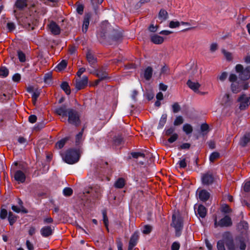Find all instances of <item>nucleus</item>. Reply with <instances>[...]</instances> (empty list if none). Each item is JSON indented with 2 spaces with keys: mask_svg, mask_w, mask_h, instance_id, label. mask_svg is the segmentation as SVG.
Masks as SVG:
<instances>
[{
  "mask_svg": "<svg viewBox=\"0 0 250 250\" xmlns=\"http://www.w3.org/2000/svg\"><path fill=\"white\" fill-rule=\"evenodd\" d=\"M79 155L77 151L69 149L62 154L63 160L66 163L72 165L76 163L79 160Z\"/></svg>",
  "mask_w": 250,
  "mask_h": 250,
  "instance_id": "nucleus-1",
  "label": "nucleus"
},
{
  "mask_svg": "<svg viewBox=\"0 0 250 250\" xmlns=\"http://www.w3.org/2000/svg\"><path fill=\"white\" fill-rule=\"evenodd\" d=\"M171 226L174 228L175 229L176 236L179 237L181 234L183 229V220L179 215L178 212H175L172 215V223Z\"/></svg>",
  "mask_w": 250,
  "mask_h": 250,
  "instance_id": "nucleus-2",
  "label": "nucleus"
},
{
  "mask_svg": "<svg viewBox=\"0 0 250 250\" xmlns=\"http://www.w3.org/2000/svg\"><path fill=\"white\" fill-rule=\"evenodd\" d=\"M68 122L69 124L78 126L80 124V116L78 112L72 108H68Z\"/></svg>",
  "mask_w": 250,
  "mask_h": 250,
  "instance_id": "nucleus-3",
  "label": "nucleus"
},
{
  "mask_svg": "<svg viewBox=\"0 0 250 250\" xmlns=\"http://www.w3.org/2000/svg\"><path fill=\"white\" fill-rule=\"evenodd\" d=\"M232 221L230 217L226 215L224 218H222L219 222H217V218H215L214 220V226L215 228L218 226L221 227H228L231 226Z\"/></svg>",
  "mask_w": 250,
  "mask_h": 250,
  "instance_id": "nucleus-4",
  "label": "nucleus"
},
{
  "mask_svg": "<svg viewBox=\"0 0 250 250\" xmlns=\"http://www.w3.org/2000/svg\"><path fill=\"white\" fill-rule=\"evenodd\" d=\"M238 101L240 103V110H245L250 105V96L243 94L238 98Z\"/></svg>",
  "mask_w": 250,
  "mask_h": 250,
  "instance_id": "nucleus-5",
  "label": "nucleus"
},
{
  "mask_svg": "<svg viewBox=\"0 0 250 250\" xmlns=\"http://www.w3.org/2000/svg\"><path fill=\"white\" fill-rule=\"evenodd\" d=\"M202 182L204 185L209 186L212 184L214 181V176L211 171H208L202 176Z\"/></svg>",
  "mask_w": 250,
  "mask_h": 250,
  "instance_id": "nucleus-6",
  "label": "nucleus"
},
{
  "mask_svg": "<svg viewBox=\"0 0 250 250\" xmlns=\"http://www.w3.org/2000/svg\"><path fill=\"white\" fill-rule=\"evenodd\" d=\"M55 113L62 117V121H66V118L68 113V108L64 105L60 106L55 109Z\"/></svg>",
  "mask_w": 250,
  "mask_h": 250,
  "instance_id": "nucleus-7",
  "label": "nucleus"
},
{
  "mask_svg": "<svg viewBox=\"0 0 250 250\" xmlns=\"http://www.w3.org/2000/svg\"><path fill=\"white\" fill-rule=\"evenodd\" d=\"M54 231V228L50 226H44L41 228L40 232L43 237H48L52 235Z\"/></svg>",
  "mask_w": 250,
  "mask_h": 250,
  "instance_id": "nucleus-8",
  "label": "nucleus"
},
{
  "mask_svg": "<svg viewBox=\"0 0 250 250\" xmlns=\"http://www.w3.org/2000/svg\"><path fill=\"white\" fill-rule=\"evenodd\" d=\"M88 83V78L86 76H83L81 80H76L75 87L77 90L84 88Z\"/></svg>",
  "mask_w": 250,
  "mask_h": 250,
  "instance_id": "nucleus-9",
  "label": "nucleus"
},
{
  "mask_svg": "<svg viewBox=\"0 0 250 250\" xmlns=\"http://www.w3.org/2000/svg\"><path fill=\"white\" fill-rule=\"evenodd\" d=\"M14 178L18 183H23L25 181L26 176L23 171L21 170H18L15 172Z\"/></svg>",
  "mask_w": 250,
  "mask_h": 250,
  "instance_id": "nucleus-10",
  "label": "nucleus"
},
{
  "mask_svg": "<svg viewBox=\"0 0 250 250\" xmlns=\"http://www.w3.org/2000/svg\"><path fill=\"white\" fill-rule=\"evenodd\" d=\"M48 26L50 31L53 35H57L60 34L61 28L55 22L52 21Z\"/></svg>",
  "mask_w": 250,
  "mask_h": 250,
  "instance_id": "nucleus-11",
  "label": "nucleus"
},
{
  "mask_svg": "<svg viewBox=\"0 0 250 250\" xmlns=\"http://www.w3.org/2000/svg\"><path fill=\"white\" fill-rule=\"evenodd\" d=\"M239 78L243 81L247 80L250 78V66L246 67L239 75Z\"/></svg>",
  "mask_w": 250,
  "mask_h": 250,
  "instance_id": "nucleus-12",
  "label": "nucleus"
},
{
  "mask_svg": "<svg viewBox=\"0 0 250 250\" xmlns=\"http://www.w3.org/2000/svg\"><path fill=\"white\" fill-rule=\"evenodd\" d=\"M198 194L199 199L203 202L207 201L210 197V193L205 189L199 191Z\"/></svg>",
  "mask_w": 250,
  "mask_h": 250,
  "instance_id": "nucleus-13",
  "label": "nucleus"
},
{
  "mask_svg": "<svg viewBox=\"0 0 250 250\" xmlns=\"http://www.w3.org/2000/svg\"><path fill=\"white\" fill-rule=\"evenodd\" d=\"M187 84L189 88H190L195 92H197L199 87H200V84L198 82H192L190 79L188 81Z\"/></svg>",
  "mask_w": 250,
  "mask_h": 250,
  "instance_id": "nucleus-14",
  "label": "nucleus"
},
{
  "mask_svg": "<svg viewBox=\"0 0 250 250\" xmlns=\"http://www.w3.org/2000/svg\"><path fill=\"white\" fill-rule=\"evenodd\" d=\"M86 59L89 64L92 66L97 62V59L95 57L92 52L88 50L86 55Z\"/></svg>",
  "mask_w": 250,
  "mask_h": 250,
  "instance_id": "nucleus-15",
  "label": "nucleus"
},
{
  "mask_svg": "<svg viewBox=\"0 0 250 250\" xmlns=\"http://www.w3.org/2000/svg\"><path fill=\"white\" fill-rule=\"evenodd\" d=\"M90 17L91 16L89 14H87L84 16L82 28V30L83 33H86L87 31V29L89 24V20Z\"/></svg>",
  "mask_w": 250,
  "mask_h": 250,
  "instance_id": "nucleus-16",
  "label": "nucleus"
},
{
  "mask_svg": "<svg viewBox=\"0 0 250 250\" xmlns=\"http://www.w3.org/2000/svg\"><path fill=\"white\" fill-rule=\"evenodd\" d=\"M223 238L226 237L228 240V243L226 244L229 250H235L234 246L233 243L232 239L229 238V232H226L223 234Z\"/></svg>",
  "mask_w": 250,
  "mask_h": 250,
  "instance_id": "nucleus-17",
  "label": "nucleus"
},
{
  "mask_svg": "<svg viewBox=\"0 0 250 250\" xmlns=\"http://www.w3.org/2000/svg\"><path fill=\"white\" fill-rule=\"evenodd\" d=\"M108 73L104 68H102L97 71L96 76L100 78V80H105L108 78Z\"/></svg>",
  "mask_w": 250,
  "mask_h": 250,
  "instance_id": "nucleus-18",
  "label": "nucleus"
},
{
  "mask_svg": "<svg viewBox=\"0 0 250 250\" xmlns=\"http://www.w3.org/2000/svg\"><path fill=\"white\" fill-rule=\"evenodd\" d=\"M195 212L197 213L199 217L205 218L207 214V209L203 205H200Z\"/></svg>",
  "mask_w": 250,
  "mask_h": 250,
  "instance_id": "nucleus-19",
  "label": "nucleus"
},
{
  "mask_svg": "<svg viewBox=\"0 0 250 250\" xmlns=\"http://www.w3.org/2000/svg\"><path fill=\"white\" fill-rule=\"evenodd\" d=\"M139 232L138 231H135L131 236L129 245H131V247H135L137 243L138 240L139 239Z\"/></svg>",
  "mask_w": 250,
  "mask_h": 250,
  "instance_id": "nucleus-20",
  "label": "nucleus"
},
{
  "mask_svg": "<svg viewBox=\"0 0 250 250\" xmlns=\"http://www.w3.org/2000/svg\"><path fill=\"white\" fill-rule=\"evenodd\" d=\"M151 41L155 44H161L164 42V38L158 35L155 34L151 36Z\"/></svg>",
  "mask_w": 250,
  "mask_h": 250,
  "instance_id": "nucleus-21",
  "label": "nucleus"
},
{
  "mask_svg": "<svg viewBox=\"0 0 250 250\" xmlns=\"http://www.w3.org/2000/svg\"><path fill=\"white\" fill-rule=\"evenodd\" d=\"M168 13L164 9H161L158 15V19L160 21V22L166 21L168 18Z\"/></svg>",
  "mask_w": 250,
  "mask_h": 250,
  "instance_id": "nucleus-22",
  "label": "nucleus"
},
{
  "mask_svg": "<svg viewBox=\"0 0 250 250\" xmlns=\"http://www.w3.org/2000/svg\"><path fill=\"white\" fill-rule=\"evenodd\" d=\"M27 5V0H17L15 6L19 9H22Z\"/></svg>",
  "mask_w": 250,
  "mask_h": 250,
  "instance_id": "nucleus-23",
  "label": "nucleus"
},
{
  "mask_svg": "<svg viewBox=\"0 0 250 250\" xmlns=\"http://www.w3.org/2000/svg\"><path fill=\"white\" fill-rule=\"evenodd\" d=\"M222 104L225 106L230 105L232 103V100L229 94H226L222 99Z\"/></svg>",
  "mask_w": 250,
  "mask_h": 250,
  "instance_id": "nucleus-24",
  "label": "nucleus"
},
{
  "mask_svg": "<svg viewBox=\"0 0 250 250\" xmlns=\"http://www.w3.org/2000/svg\"><path fill=\"white\" fill-rule=\"evenodd\" d=\"M167 120V114L166 113L163 114L160 120L159 121V125H158V129L162 128L166 123Z\"/></svg>",
  "mask_w": 250,
  "mask_h": 250,
  "instance_id": "nucleus-25",
  "label": "nucleus"
},
{
  "mask_svg": "<svg viewBox=\"0 0 250 250\" xmlns=\"http://www.w3.org/2000/svg\"><path fill=\"white\" fill-rule=\"evenodd\" d=\"M153 72L152 68L148 66L145 70L144 77L146 80H149L152 77Z\"/></svg>",
  "mask_w": 250,
  "mask_h": 250,
  "instance_id": "nucleus-26",
  "label": "nucleus"
},
{
  "mask_svg": "<svg viewBox=\"0 0 250 250\" xmlns=\"http://www.w3.org/2000/svg\"><path fill=\"white\" fill-rule=\"evenodd\" d=\"M250 142V133L246 134L242 138L240 141V144L242 146H245Z\"/></svg>",
  "mask_w": 250,
  "mask_h": 250,
  "instance_id": "nucleus-27",
  "label": "nucleus"
},
{
  "mask_svg": "<svg viewBox=\"0 0 250 250\" xmlns=\"http://www.w3.org/2000/svg\"><path fill=\"white\" fill-rule=\"evenodd\" d=\"M125 185V181L122 178H119L115 183L114 186L118 188H122Z\"/></svg>",
  "mask_w": 250,
  "mask_h": 250,
  "instance_id": "nucleus-28",
  "label": "nucleus"
},
{
  "mask_svg": "<svg viewBox=\"0 0 250 250\" xmlns=\"http://www.w3.org/2000/svg\"><path fill=\"white\" fill-rule=\"evenodd\" d=\"M69 139V137H65L61 139L56 144V147L59 149L62 148Z\"/></svg>",
  "mask_w": 250,
  "mask_h": 250,
  "instance_id": "nucleus-29",
  "label": "nucleus"
},
{
  "mask_svg": "<svg viewBox=\"0 0 250 250\" xmlns=\"http://www.w3.org/2000/svg\"><path fill=\"white\" fill-rule=\"evenodd\" d=\"M183 130L188 135L192 133L193 131L192 126L188 124H185L183 126Z\"/></svg>",
  "mask_w": 250,
  "mask_h": 250,
  "instance_id": "nucleus-30",
  "label": "nucleus"
},
{
  "mask_svg": "<svg viewBox=\"0 0 250 250\" xmlns=\"http://www.w3.org/2000/svg\"><path fill=\"white\" fill-rule=\"evenodd\" d=\"M62 89L64 90L67 95L70 94L71 91L68 83L66 82H63L61 85Z\"/></svg>",
  "mask_w": 250,
  "mask_h": 250,
  "instance_id": "nucleus-31",
  "label": "nucleus"
},
{
  "mask_svg": "<svg viewBox=\"0 0 250 250\" xmlns=\"http://www.w3.org/2000/svg\"><path fill=\"white\" fill-rule=\"evenodd\" d=\"M12 209L17 212V213H19L20 212H22L23 213H27V210L26 208H25L23 206H21V208H20V207H18L16 206H15V205H13L12 206Z\"/></svg>",
  "mask_w": 250,
  "mask_h": 250,
  "instance_id": "nucleus-32",
  "label": "nucleus"
},
{
  "mask_svg": "<svg viewBox=\"0 0 250 250\" xmlns=\"http://www.w3.org/2000/svg\"><path fill=\"white\" fill-rule=\"evenodd\" d=\"M84 128H83L81 131H80L76 136L75 143L76 145H79L83 140V134Z\"/></svg>",
  "mask_w": 250,
  "mask_h": 250,
  "instance_id": "nucleus-33",
  "label": "nucleus"
},
{
  "mask_svg": "<svg viewBox=\"0 0 250 250\" xmlns=\"http://www.w3.org/2000/svg\"><path fill=\"white\" fill-rule=\"evenodd\" d=\"M175 128L173 126H170L167 128H166L164 130V133L166 136H169L172 134L175 133Z\"/></svg>",
  "mask_w": 250,
  "mask_h": 250,
  "instance_id": "nucleus-34",
  "label": "nucleus"
},
{
  "mask_svg": "<svg viewBox=\"0 0 250 250\" xmlns=\"http://www.w3.org/2000/svg\"><path fill=\"white\" fill-rule=\"evenodd\" d=\"M231 89L232 91L235 93L239 92L241 90L239 84L237 82H235V83H232L231 85Z\"/></svg>",
  "mask_w": 250,
  "mask_h": 250,
  "instance_id": "nucleus-35",
  "label": "nucleus"
},
{
  "mask_svg": "<svg viewBox=\"0 0 250 250\" xmlns=\"http://www.w3.org/2000/svg\"><path fill=\"white\" fill-rule=\"evenodd\" d=\"M16 220V216L12 212L10 211L8 213V221L10 225H13Z\"/></svg>",
  "mask_w": 250,
  "mask_h": 250,
  "instance_id": "nucleus-36",
  "label": "nucleus"
},
{
  "mask_svg": "<svg viewBox=\"0 0 250 250\" xmlns=\"http://www.w3.org/2000/svg\"><path fill=\"white\" fill-rule=\"evenodd\" d=\"M225 238L226 237H225L224 238H223V240H220L218 241L217 244V248L218 250H226L224 246V241L225 240Z\"/></svg>",
  "mask_w": 250,
  "mask_h": 250,
  "instance_id": "nucleus-37",
  "label": "nucleus"
},
{
  "mask_svg": "<svg viewBox=\"0 0 250 250\" xmlns=\"http://www.w3.org/2000/svg\"><path fill=\"white\" fill-rule=\"evenodd\" d=\"M67 66V62L65 60L62 61L57 65V68L58 70L61 71L64 69Z\"/></svg>",
  "mask_w": 250,
  "mask_h": 250,
  "instance_id": "nucleus-38",
  "label": "nucleus"
},
{
  "mask_svg": "<svg viewBox=\"0 0 250 250\" xmlns=\"http://www.w3.org/2000/svg\"><path fill=\"white\" fill-rule=\"evenodd\" d=\"M183 122L184 119L183 117L181 116H178L175 119L173 124L175 126H177L182 124Z\"/></svg>",
  "mask_w": 250,
  "mask_h": 250,
  "instance_id": "nucleus-39",
  "label": "nucleus"
},
{
  "mask_svg": "<svg viewBox=\"0 0 250 250\" xmlns=\"http://www.w3.org/2000/svg\"><path fill=\"white\" fill-rule=\"evenodd\" d=\"M220 154L217 152L212 153L209 156V161L211 162H213L215 160L219 158Z\"/></svg>",
  "mask_w": 250,
  "mask_h": 250,
  "instance_id": "nucleus-40",
  "label": "nucleus"
},
{
  "mask_svg": "<svg viewBox=\"0 0 250 250\" xmlns=\"http://www.w3.org/2000/svg\"><path fill=\"white\" fill-rule=\"evenodd\" d=\"M179 167L181 168H185L187 167V161L185 158L181 159L177 163Z\"/></svg>",
  "mask_w": 250,
  "mask_h": 250,
  "instance_id": "nucleus-41",
  "label": "nucleus"
},
{
  "mask_svg": "<svg viewBox=\"0 0 250 250\" xmlns=\"http://www.w3.org/2000/svg\"><path fill=\"white\" fill-rule=\"evenodd\" d=\"M9 73L8 70L5 67L0 68V76L5 77Z\"/></svg>",
  "mask_w": 250,
  "mask_h": 250,
  "instance_id": "nucleus-42",
  "label": "nucleus"
},
{
  "mask_svg": "<svg viewBox=\"0 0 250 250\" xmlns=\"http://www.w3.org/2000/svg\"><path fill=\"white\" fill-rule=\"evenodd\" d=\"M170 137L168 139L167 141L169 143H172L176 141L178 138V135L177 133L172 134V135L170 136Z\"/></svg>",
  "mask_w": 250,
  "mask_h": 250,
  "instance_id": "nucleus-43",
  "label": "nucleus"
},
{
  "mask_svg": "<svg viewBox=\"0 0 250 250\" xmlns=\"http://www.w3.org/2000/svg\"><path fill=\"white\" fill-rule=\"evenodd\" d=\"M18 56L20 62H24L25 61V55L21 51H18Z\"/></svg>",
  "mask_w": 250,
  "mask_h": 250,
  "instance_id": "nucleus-44",
  "label": "nucleus"
},
{
  "mask_svg": "<svg viewBox=\"0 0 250 250\" xmlns=\"http://www.w3.org/2000/svg\"><path fill=\"white\" fill-rule=\"evenodd\" d=\"M73 193L72 189L70 188H65L63 190V193L66 196H69Z\"/></svg>",
  "mask_w": 250,
  "mask_h": 250,
  "instance_id": "nucleus-45",
  "label": "nucleus"
},
{
  "mask_svg": "<svg viewBox=\"0 0 250 250\" xmlns=\"http://www.w3.org/2000/svg\"><path fill=\"white\" fill-rule=\"evenodd\" d=\"M152 230V227L150 225H145L143 230V233L146 234H149Z\"/></svg>",
  "mask_w": 250,
  "mask_h": 250,
  "instance_id": "nucleus-46",
  "label": "nucleus"
},
{
  "mask_svg": "<svg viewBox=\"0 0 250 250\" xmlns=\"http://www.w3.org/2000/svg\"><path fill=\"white\" fill-rule=\"evenodd\" d=\"M103 221L104 223V224L106 228L108 230V218L106 216V213L105 211H103Z\"/></svg>",
  "mask_w": 250,
  "mask_h": 250,
  "instance_id": "nucleus-47",
  "label": "nucleus"
},
{
  "mask_svg": "<svg viewBox=\"0 0 250 250\" xmlns=\"http://www.w3.org/2000/svg\"><path fill=\"white\" fill-rule=\"evenodd\" d=\"M180 25V22L178 21H171L169 22V27L171 28H176L179 27Z\"/></svg>",
  "mask_w": 250,
  "mask_h": 250,
  "instance_id": "nucleus-48",
  "label": "nucleus"
},
{
  "mask_svg": "<svg viewBox=\"0 0 250 250\" xmlns=\"http://www.w3.org/2000/svg\"><path fill=\"white\" fill-rule=\"evenodd\" d=\"M16 26L14 23L9 22L7 23V28L9 31L11 32L15 29Z\"/></svg>",
  "mask_w": 250,
  "mask_h": 250,
  "instance_id": "nucleus-49",
  "label": "nucleus"
},
{
  "mask_svg": "<svg viewBox=\"0 0 250 250\" xmlns=\"http://www.w3.org/2000/svg\"><path fill=\"white\" fill-rule=\"evenodd\" d=\"M172 110L174 113H177L180 110V106L177 103H174L172 105Z\"/></svg>",
  "mask_w": 250,
  "mask_h": 250,
  "instance_id": "nucleus-50",
  "label": "nucleus"
},
{
  "mask_svg": "<svg viewBox=\"0 0 250 250\" xmlns=\"http://www.w3.org/2000/svg\"><path fill=\"white\" fill-rule=\"evenodd\" d=\"M243 188L245 192H249L250 191V181H247L244 184Z\"/></svg>",
  "mask_w": 250,
  "mask_h": 250,
  "instance_id": "nucleus-51",
  "label": "nucleus"
},
{
  "mask_svg": "<svg viewBox=\"0 0 250 250\" xmlns=\"http://www.w3.org/2000/svg\"><path fill=\"white\" fill-rule=\"evenodd\" d=\"M7 215V211L5 209H1L0 212V217L2 219H4Z\"/></svg>",
  "mask_w": 250,
  "mask_h": 250,
  "instance_id": "nucleus-52",
  "label": "nucleus"
},
{
  "mask_svg": "<svg viewBox=\"0 0 250 250\" xmlns=\"http://www.w3.org/2000/svg\"><path fill=\"white\" fill-rule=\"evenodd\" d=\"M222 52L228 60H231L232 59L231 54L230 53L227 52L225 49H223Z\"/></svg>",
  "mask_w": 250,
  "mask_h": 250,
  "instance_id": "nucleus-53",
  "label": "nucleus"
},
{
  "mask_svg": "<svg viewBox=\"0 0 250 250\" xmlns=\"http://www.w3.org/2000/svg\"><path fill=\"white\" fill-rule=\"evenodd\" d=\"M131 155L134 158H138L139 157H145V154L141 152H132Z\"/></svg>",
  "mask_w": 250,
  "mask_h": 250,
  "instance_id": "nucleus-54",
  "label": "nucleus"
},
{
  "mask_svg": "<svg viewBox=\"0 0 250 250\" xmlns=\"http://www.w3.org/2000/svg\"><path fill=\"white\" fill-rule=\"evenodd\" d=\"M21 77L20 74L16 73L14 74L12 77V80L14 82L18 83L20 81Z\"/></svg>",
  "mask_w": 250,
  "mask_h": 250,
  "instance_id": "nucleus-55",
  "label": "nucleus"
},
{
  "mask_svg": "<svg viewBox=\"0 0 250 250\" xmlns=\"http://www.w3.org/2000/svg\"><path fill=\"white\" fill-rule=\"evenodd\" d=\"M237 77L236 75L231 74L229 77V81L232 83H235L237 82Z\"/></svg>",
  "mask_w": 250,
  "mask_h": 250,
  "instance_id": "nucleus-56",
  "label": "nucleus"
},
{
  "mask_svg": "<svg viewBox=\"0 0 250 250\" xmlns=\"http://www.w3.org/2000/svg\"><path fill=\"white\" fill-rule=\"evenodd\" d=\"M77 12L80 15H82L83 12V6L82 4H78L77 7Z\"/></svg>",
  "mask_w": 250,
  "mask_h": 250,
  "instance_id": "nucleus-57",
  "label": "nucleus"
},
{
  "mask_svg": "<svg viewBox=\"0 0 250 250\" xmlns=\"http://www.w3.org/2000/svg\"><path fill=\"white\" fill-rule=\"evenodd\" d=\"M222 211L225 213H229L231 211V209L227 205H225L222 207Z\"/></svg>",
  "mask_w": 250,
  "mask_h": 250,
  "instance_id": "nucleus-58",
  "label": "nucleus"
},
{
  "mask_svg": "<svg viewBox=\"0 0 250 250\" xmlns=\"http://www.w3.org/2000/svg\"><path fill=\"white\" fill-rule=\"evenodd\" d=\"M10 97V95L9 94L3 93V94L0 96V99L2 102L6 101L7 99H9Z\"/></svg>",
  "mask_w": 250,
  "mask_h": 250,
  "instance_id": "nucleus-59",
  "label": "nucleus"
},
{
  "mask_svg": "<svg viewBox=\"0 0 250 250\" xmlns=\"http://www.w3.org/2000/svg\"><path fill=\"white\" fill-rule=\"evenodd\" d=\"M37 117L36 115H31L28 117V121L31 123H35L37 121Z\"/></svg>",
  "mask_w": 250,
  "mask_h": 250,
  "instance_id": "nucleus-60",
  "label": "nucleus"
},
{
  "mask_svg": "<svg viewBox=\"0 0 250 250\" xmlns=\"http://www.w3.org/2000/svg\"><path fill=\"white\" fill-rule=\"evenodd\" d=\"M228 74L226 72L222 73V74L218 77V79L221 81H224L227 77Z\"/></svg>",
  "mask_w": 250,
  "mask_h": 250,
  "instance_id": "nucleus-61",
  "label": "nucleus"
},
{
  "mask_svg": "<svg viewBox=\"0 0 250 250\" xmlns=\"http://www.w3.org/2000/svg\"><path fill=\"white\" fill-rule=\"evenodd\" d=\"M53 219L51 217H48L44 218L43 219V223L44 224H51L53 223Z\"/></svg>",
  "mask_w": 250,
  "mask_h": 250,
  "instance_id": "nucleus-62",
  "label": "nucleus"
},
{
  "mask_svg": "<svg viewBox=\"0 0 250 250\" xmlns=\"http://www.w3.org/2000/svg\"><path fill=\"white\" fill-rule=\"evenodd\" d=\"M180 244L177 242H174L171 246V250H179Z\"/></svg>",
  "mask_w": 250,
  "mask_h": 250,
  "instance_id": "nucleus-63",
  "label": "nucleus"
},
{
  "mask_svg": "<svg viewBox=\"0 0 250 250\" xmlns=\"http://www.w3.org/2000/svg\"><path fill=\"white\" fill-rule=\"evenodd\" d=\"M26 245L28 250H34V248L33 244L29 241V240H26Z\"/></svg>",
  "mask_w": 250,
  "mask_h": 250,
  "instance_id": "nucleus-64",
  "label": "nucleus"
}]
</instances>
